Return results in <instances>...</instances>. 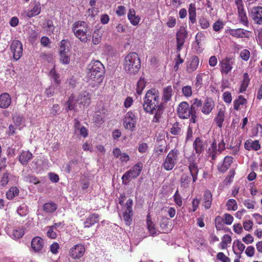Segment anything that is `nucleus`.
<instances>
[{
    "instance_id": "4468645a",
    "label": "nucleus",
    "mask_w": 262,
    "mask_h": 262,
    "mask_svg": "<svg viewBox=\"0 0 262 262\" xmlns=\"http://www.w3.org/2000/svg\"><path fill=\"white\" fill-rule=\"evenodd\" d=\"M250 16L254 23L257 25L262 24V7L256 6L251 10Z\"/></svg>"
},
{
    "instance_id": "393cba45",
    "label": "nucleus",
    "mask_w": 262,
    "mask_h": 262,
    "mask_svg": "<svg viewBox=\"0 0 262 262\" xmlns=\"http://www.w3.org/2000/svg\"><path fill=\"white\" fill-rule=\"evenodd\" d=\"M221 153V152H220L217 148L216 142L214 140L208 149V156L211 158L212 160L214 161Z\"/></svg>"
},
{
    "instance_id": "2f4dec72",
    "label": "nucleus",
    "mask_w": 262,
    "mask_h": 262,
    "mask_svg": "<svg viewBox=\"0 0 262 262\" xmlns=\"http://www.w3.org/2000/svg\"><path fill=\"white\" fill-rule=\"evenodd\" d=\"M189 19L191 24H193L196 23V7L195 5L191 3L189 5L188 8Z\"/></svg>"
},
{
    "instance_id": "a878e982",
    "label": "nucleus",
    "mask_w": 262,
    "mask_h": 262,
    "mask_svg": "<svg viewBox=\"0 0 262 262\" xmlns=\"http://www.w3.org/2000/svg\"><path fill=\"white\" fill-rule=\"evenodd\" d=\"M248 103L247 100L243 95H239L236 99L233 101V108L235 111L241 110L243 106H246Z\"/></svg>"
},
{
    "instance_id": "4be33fe9",
    "label": "nucleus",
    "mask_w": 262,
    "mask_h": 262,
    "mask_svg": "<svg viewBox=\"0 0 262 262\" xmlns=\"http://www.w3.org/2000/svg\"><path fill=\"white\" fill-rule=\"evenodd\" d=\"M191 180H192V179L190 174L183 173L180 179V186L183 190H186L189 188Z\"/></svg>"
},
{
    "instance_id": "20e7f679",
    "label": "nucleus",
    "mask_w": 262,
    "mask_h": 262,
    "mask_svg": "<svg viewBox=\"0 0 262 262\" xmlns=\"http://www.w3.org/2000/svg\"><path fill=\"white\" fill-rule=\"evenodd\" d=\"M202 105V101L199 98H194L192 101L190 106L188 102H181L177 108V114L179 117L182 119H187L190 117V114L194 110H198Z\"/></svg>"
},
{
    "instance_id": "680f3d73",
    "label": "nucleus",
    "mask_w": 262,
    "mask_h": 262,
    "mask_svg": "<svg viewBox=\"0 0 262 262\" xmlns=\"http://www.w3.org/2000/svg\"><path fill=\"white\" fill-rule=\"evenodd\" d=\"M224 221L226 224L231 225L233 221V217L229 213H225L223 216Z\"/></svg>"
},
{
    "instance_id": "13d9d810",
    "label": "nucleus",
    "mask_w": 262,
    "mask_h": 262,
    "mask_svg": "<svg viewBox=\"0 0 262 262\" xmlns=\"http://www.w3.org/2000/svg\"><path fill=\"white\" fill-rule=\"evenodd\" d=\"M199 24L201 28L203 29H206L210 26L209 20L204 17H202L199 19Z\"/></svg>"
},
{
    "instance_id": "69168bd1",
    "label": "nucleus",
    "mask_w": 262,
    "mask_h": 262,
    "mask_svg": "<svg viewBox=\"0 0 262 262\" xmlns=\"http://www.w3.org/2000/svg\"><path fill=\"white\" fill-rule=\"evenodd\" d=\"M235 174V172L234 170H230L229 172L228 176L226 178L225 180V183L227 184L230 183L232 181L233 178H234Z\"/></svg>"
},
{
    "instance_id": "a18cd8bd",
    "label": "nucleus",
    "mask_w": 262,
    "mask_h": 262,
    "mask_svg": "<svg viewBox=\"0 0 262 262\" xmlns=\"http://www.w3.org/2000/svg\"><path fill=\"white\" fill-rule=\"evenodd\" d=\"M239 21L245 26H247L248 25V20L245 11L238 12Z\"/></svg>"
},
{
    "instance_id": "e2e57ef3",
    "label": "nucleus",
    "mask_w": 262,
    "mask_h": 262,
    "mask_svg": "<svg viewBox=\"0 0 262 262\" xmlns=\"http://www.w3.org/2000/svg\"><path fill=\"white\" fill-rule=\"evenodd\" d=\"M216 257L218 259L220 260L222 262H230V259L226 256L224 253L219 252L216 255Z\"/></svg>"
},
{
    "instance_id": "bb28decb",
    "label": "nucleus",
    "mask_w": 262,
    "mask_h": 262,
    "mask_svg": "<svg viewBox=\"0 0 262 262\" xmlns=\"http://www.w3.org/2000/svg\"><path fill=\"white\" fill-rule=\"evenodd\" d=\"M173 95V89L171 85H168L163 90L162 100L165 103L170 101Z\"/></svg>"
},
{
    "instance_id": "79ce46f5",
    "label": "nucleus",
    "mask_w": 262,
    "mask_h": 262,
    "mask_svg": "<svg viewBox=\"0 0 262 262\" xmlns=\"http://www.w3.org/2000/svg\"><path fill=\"white\" fill-rule=\"evenodd\" d=\"M226 206L227 210L235 211L237 209V204L236 201L234 199H230L228 200Z\"/></svg>"
},
{
    "instance_id": "72a5a7b5",
    "label": "nucleus",
    "mask_w": 262,
    "mask_h": 262,
    "mask_svg": "<svg viewBox=\"0 0 262 262\" xmlns=\"http://www.w3.org/2000/svg\"><path fill=\"white\" fill-rule=\"evenodd\" d=\"M127 16L130 23L133 25L137 26L139 24L140 20V17L135 15V11L134 9H129Z\"/></svg>"
},
{
    "instance_id": "ddd939ff",
    "label": "nucleus",
    "mask_w": 262,
    "mask_h": 262,
    "mask_svg": "<svg viewBox=\"0 0 262 262\" xmlns=\"http://www.w3.org/2000/svg\"><path fill=\"white\" fill-rule=\"evenodd\" d=\"M234 63V59L231 57H227L220 62L221 72L222 74H228L232 69V65Z\"/></svg>"
},
{
    "instance_id": "1a4fd4ad",
    "label": "nucleus",
    "mask_w": 262,
    "mask_h": 262,
    "mask_svg": "<svg viewBox=\"0 0 262 262\" xmlns=\"http://www.w3.org/2000/svg\"><path fill=\"white\" fill-rule=\"evenodd\" d=\"M195 155H191L188 158V169L192 177V183H195L198 180L199 168L195 161Z\"/></svg>"
},
{
    "instance_id": "09e8293b",
    "label": "nucleus",
    "mask_w": 262,
    "mask_h": 262,
    "mask_svg": "<svg viewBox=\"0 0 262 262\" xmlns=\"http://www.w3.org/2000/svg\"><path fill=\"white\" fill-rule=\"evenodd\" d=\"M183 95L186 97H189L192 94V88L190 85L184 86L182 89Z\"/></svg>"
},
{
    "instance_id": "7c9ffc66",
    "label": "nucleus",
    "mask_w": 262,
    "mask_h": 262,
    "mask_svg": "<svg viewBox=\"0 0 262 262\" xmlns=\"http://www.w3.org/2000/svg\"><path fill=\"white\" fill-rule=\"evenodd\" d=\"M164 112L163 104L156 107L154 110L155 115L152 119V122L155 123H159L161 119L162 115Z\"/></svg>"
},
{
    "instance_id": "aec40b11",
    "label": "nucleus",
    "mask_w": 262,
    "mask_h": 262,
    "mask_svg": "<svg viewBox=\"0 0 262 262\" xmlns=\"http://www.w3.org/2000/svg\"><path fill=\"white\" fill-rule=\"evenodd\" d=\"M100 215L96 213L90 214L84 222V228H90L99 221Z\"/></svg>"
},
{
    "instance_id": "de8ad7c7",
    "label": "nucleus",
    "mask_w": 262,
    "mask_h": 262,
    "mask_svg": "<svg viewBox=\"0 0 262 262\" xmlns=\"http://www.w3.org/2000/svg\"><path fill=\"white\" fill-rule=\"evenodd\" d=\"M50 76L53 79L54 82L57 84H59L60 83L59 79V75L56 73L55 70V67L51 69L49 72Z\"/></svg>"
},
{
    "instance_id": "603ef678",
    "label": "nucleus",
    "mask_w": 262,
    "mask_h": 262,
    "mask_svg": "<svg viewBox=\"0 0 262 262\" xmlns=\"http://www.w3.org/2000/svg\"><path fill=\"white\" fill-rule=\"evenodd\" d=\"M16 194V187H12L6 193L7 198L9 200L13 199Z\"/></svg>"
},
{
    "instance_id": "774afa93",
    "label": "nucleus",
    "mask_w": 262,
    "mask_h": 262,
    "mask_svg": "<svg viewBox=\"0 0 262 262\" xmlns=\"http://www.w3.org/2000/svg\"><path fill=\"white\" fill-rule=\"evenodd\" d=\"M69 41L68 39H62L60 42L59 53H64L66 52V50L67 47V43H69Z\"/></svg>"
},
{
    "instance_id": "0e129e2a",
    "label": "nucleus",
    "mask_w": 262,
    "mask_h": 262,
    "mask_svg": "<svg viewBox=\"0 0 262 262\" xmlns=\"http://www.w3.org/2000/svg\"><path fill=\"white\" fill-rule=\"evenodd\" d=\"M241 143H238L236 144L235 145H230L228 148L232 150L231 154L235 155L238 153L239 150Z\"/></svg>"
},
{
    "instance_id": "39448f33",
    "label": "nucleus",
    "mask_w": 262,
    "mask_h": 262,
    "mask_svg": "<svg viewBox=\"0 0 262 262\" xmlns=\"http://www.w3.org/2000/svg\"><path fill=\"white\" fill-rule=\"evenodd\" d=\"M124 70L129 74H136L141 68V60L136 52H131L125 57L123 62Z\"/></svg>"
},
{
    "instance_id": "2eb2a0df",
    "label": "nucleus",
    "mask_w": 262,
    "mask_h": 262,
    "mask_svg": "<svg viewBox=\"0 0 262 262\" xmlns=\"http://www.w3.org/2000/svg\"><path fill=\"white\" fill-rule=\"evenodd\" d=\"M201 112L206 115H209L214 107V103L213 100L209 97H206L204 103H202Z\"/></svg>"
},
{
    "instance_id": "f3484780",
    "label": "nucleus",
    "mask_w": 262,
    "mask_h": 262,
    "mask_svg": "<svg viewBox=\"0 0 262 262\" xmlns=\"http://www.w3.org/2000/svg\"><path fill=\"white\" fill-rule=\"evenodd\" d=\"M44 246L43 239L39 236L34 237L31 241V247L36 252H41Z\"/></svg>"
},
{
    "instance_id": "c03bdc74",
    "label": "nucleus",
    "mask_w": 262,
    "mask_h": 262,
    "mask_svg": "<svg viewBox=\"0 0 262 262\" xmlns=\"http://www.w3.org/2000/svg\"><path fill=\"white\" fill-rule=\"evenodd\" d=\"M181 132V128L180 127V123L176 122L172 125V127L170 128V133L174 135H178Z\"/></svg>"
},
{
    "instance_id": "cd10ccee",
    "label": "nucleus",
    "mask_w": 262,
    "mask_h": 262,
    "mask_svg": "<svg viewBox=\"0 0 262 262\" xmlns=\"http://www.w3.org/2000/svg\"><path fill=\"white\" fill-rule=\"evenodd\" d=\"M199 59L196 56L192 57L191 60L189 65L186 67L187 71L188 73H192L195 71L199 66Z\"/></svg>"
},
{
    "instance_id": "3c124183",
    "label": "nucleus",
    "mask_w": 262,
    "mask_h": 262,
    "mask_svg": "<svg viewBox=\"0 0 262 262\" xmlns=\"http://www.w3.org/2000/svg\"><path fill=\"white\" fill-rule=\"evenodd\" d=\"M224 24L220 20L216 21L213 25V30L215 32H219L223 29Z\"/></svg>"
},
{
    "instance_id": "bf43d9fd",
    "label": "nucleus",
    "mask_w": 262,
    "mask_h": 262,
    "mask_svg": "<svg viewBox=\"0 0 262 262\" xmlns=\"http://www.w3.org/2000/svg\"><path fill=\"white\" fill-rule=\"evenodd\" d=\"M259 133L260 135H262V125L257 124L252 129V134L253 136H257L258 133Z\"/></svg>"
},
{
    "instance_id": "5fc2aeb1",
    "label": "nucleus",
    "mask_w": 262,
    "mask_h": 262,
    "mask_svg": "<svg viewBox=\"0 0 262 262\" xmlns=\"http://www.w3.org/2000/svg\"><path fill=\"white\" fill-rule=\"evenodd\" d=\"M223 99L225 103H231L232 100L231 93L228 91L225 92L223 94Z\"/></svg>"
},
{
    "instance_id": "6e6d98bb",
    "label": "nucleus",
    "mask_w": 262,
    "mask_h": 262,
    "mask_svg": "<svg viewBox=\"0 0 262 262\" xmlns=\"http://www.w3.org/2000/svg\"><path fill=\"white\" fill-rule=\"evenodd\" d=\"M250 54V52L248 50L244 49L241 52L240 57L243 60L247 61L249 59Z\"/></svg>"
},
{
    "instance_id": "ea45409f",
    "label": "nucleus",
    "mask_w": 262,
    "mask_h": 262,
    "mask_svg": "<svg viewBox=\"0 0 262 262\" xmlns=\"http://www.w3.org/2000/svg\"><path fill=\"white\" fill-rule=\"evenodd\" d=\"M231 237L228 234L224 235L222 238V242L220 246L222 249H225L227 248L228 245L231 243Z\"/></svg>"
},
{
    "instance_id": "7ed1b4c3",
    "label": "nucleus",
    "mask_w": 262,
    "mask_h": 262,
    "mask_svg": "<svg viewBox=\"0 0 262 262\" xmlns=\"http://www.w3.org/2000/svg\"><path fill=\"white\" fill-rule=\"evenodd\" d=\"M91 102V95L86 91L81 92L77 96L72 94L66 102V105L67 106V111L75 110L76 103L82 106L83 108L87 107L90 105Z\"/></svg>"
},
{
    "instance_id": "c9c22d12",
    "label": "nucleus",
    "mask_w": 262,
    "mask_h": 262,
    "mask_svg": "<svg viewBox=\"0 0 262 262\" xmlns=\"http://www.w3.org/2000/svg\"><path fill=\"white\" fill-rule=\"evenodd\" d=\"M32 154L29 151H23L19 157V161L23 165H26L28 161L32 159Z\"/></svg>"
},
{
    "instance_id": "4d7b16f0",
    "label": "nucleus",
    "mask_w": 262,
    "mask_h": 262,
    "mask_svg": "<svg viewBox=\"0 0 262 262\" xmlns=\"http://www.w3.org/2000/svg\"><path fill=\"white\" fill-rule=\"evenodd\" d=\"M236 246L238 250L240 251V253L241 254L245 249V246L238 239H236L233 242V248L234 249V247Z\"/></svg>"
},
{
    "instance_id": "f704fd0d",
    "label": "nucleus",
    "mask_w": 262,
    "mask_h": 262,
    "mask_svg": "<svg viewBox=\"0 0 262 262\" xmlns=\"http://www.w3.org/2000/svg\"><path fill=\"white\" fill-rule=\"evenodd\" d=\"M250 82V78L247 73L243 74V79L240 86L239 93H243L246 91Z\"/></svg>"
},
{
    "instance_id": "9d476101",
    "label": "nucleus",
    "mask_w": 262,
    "mask_h": 262,
    "mask_svg": "<svg viewBox=\"0 0 262 262\" xmlns=\"http://www.w3.org/2000/svg\"><path fill=\"white\" fill-rule=\"evenodd\" d=\"M136 123V117L134 113L132 111L128 112L123 120V126L125 129L133 131L135 128Z\"/></svg>"
},
{
    "instance_id": "473e14b6",
    "label": "nucleus",
    "mask_w": 262,
    "mask_h": 262,
    "mask_svg": "<svg viewBox=\"0 0 262 262\" xmlns=\"http://www.w3.org/2000/svg\"><path fill=\"white\" fill-rule=\"evenodd\" d=\"M41 11L40 4L39 2H36L34 4L33 8L27 12V15L31 18L38 15Z\"/></svg>"
},
{
    "instance_id": "412c9836",
    "label": "nucleus",
    "mask_w": 262,
    "mask_h": 262,
    "mask_svg": "<svg viewBox=\"0 0 262 262\" xmlns=\"http://www.w3.org/2000/svg\"><path fill=\"white\" fill-rule=\"evenodd\" d=\"M233 158L227 156L224 158L223 163L217 165V169L221 172L226 171L233 162Z\"/></svg>"
},
{
    "instance_id": "338daca9",
    "label": "nucleus",
    "mask_w": 262,
    "mask_h": 262,
    "mask_svg": "<svg viewBox=\"0 0 262 262\" xmlns=\"http://www.w3.org/2000/svg\"><path fill=\"white\" fill-rule=\"evenodd\" d=\"M253 223L251 220H248L244 222L243 227L245 230L249 231L253 227Z\"/></svg>"
},
{
    "instance_id": "9b49d317",
    "label": "nucleus",
    "mask_w": 262,
    "mask_h": 262,
    "mask_svg": "<svg viewBox=\"0 0 262 262\" xmlns=\"http://www.w3.org/2000/svg\"><path fill=\"white\" fill-rule=\"evenodd\" d=\"M85 252L84 246L81 244H78L70 249L69 255L74 259H78L83 256Z\"/></svg>"
},
{
    "instance_id": "58836bf2",
    "label": "nucleus",
    "mask_w": 262,
    "mask_h": 262,
    "mask_svg": "<svg viewBox=\"0 0 262 262\" xmlns=\"http://www.w3.org/2000/svg\"><path fill=\"white\" fill-rule=\"evenodd\" d=\"M102 33L100 29H97L94 31L92 36V42L94 45L99 44L102 38Z\"/></svg>"
},
{
    "instance_id": "8fccbe9b",
    "label": "nucleus",
    "mask_w": 262,
    "mask_h": 262,
    "mask_svg": "<svg viewBox=\"0 0 262 262\" xmlns=\"http://www.w3.org/2000/svg\"><path fill=\"white\" fill-rule=\"evenodd\" d=\"M60 61L63 64H68L70 62V57L66 52L59 53Z\"/></svg>"
},
{
    "instance_id": "f8f14e48",
    "label": "nucleus",
    "mask_w": 262,
    "mask_h": 262,
    "mask_svg": "<svg viewBox=\"0 0 262 262\" xmlns=\"http://www.w3.org/2000/svg\"><path fill=\"white\" fill-rule=\"evenodd\" d=\"M187 32L184 27H180L177 33V52H180L184 45L186 38Z\"/></svg>"
},
{
    "instance_id": "864d4df0",
    "label": "nucleus",
    "mask_w": 262,
    "mask_h": 262,
    "mask_svg": "<svg viewBox=\"0 0 262 262\" xmlns=\"http://www.w3.org/2000/svg\"><path fill=\"white\" fill-rule=\"evenodd\" d=\"M173 199L175 203L179 207H181L182 205L183 202L182 198L179 194L178 190H177L176 192H175L173 195Z\"/></svg>"
},
{
    "instance_id": "4c0bfd02",
    "label": "nucleus",
    "mask_w": 262,
    "mask_h": 262,
    "mask_svg": "<svg viewBox=\"0 0 262 262\" xmlns=\"http://www.w3.org/2000/svg\"><path fill=\"white\" fill-rule=\"evenodd\" d=\"M133 211L125 210L123 212V219L127 226H129L132 222Z\"/></svg>"
},
{
    "instance_id": "5701e85b",
    "label": "nucleus",
    "mask_w": 262,
    "mask_h": 262,
    "mask_svg": "<svg viewBox=\"0 0 262 262\" xmlns=\"http://www.w3.org/2000/svg\"><path fill=\"white\" fill-rule=\"evenodd\" d=\"M209 78V76L207 74L205 73H201L198 74L195 78V86L197 88L200 89L203 86L205 81H207Z\"/></svg>"
},
{
    "instance_id": "c756f323",
    "label": "nucleus",
    "mask_w": 262,
    "mask_h": 262,
    "mask_svg": "<svg viewBox=\"0 0 262 262\" xmlns=\"http://www.w3.org/2000/svg\"><path fill=\"white\" fill-rule=\"evenodd\" d=\"M146 224L147 229L151 235L154 236L157 235L158 230L155 228V224L151 221V218L149 214L147 215Z\"/></svg>"
},
{
    "instance_id": "dca6fc26",
    "label": "nucleus",
    "mask_w": 262,
    "mask_h": 262,
    "mask_svg": "<svg viewBox=\"0 0 262 262\" xmlns=\"http://www.w3.org/2000/svg\"><path fill=\"white\" fill-rule=\"evenodd\" d=\"M226 33L229 34L233 37H235L236 38H243V37H248L249 32L247 30H246L244 29L238 28V29H229L225 31Z\"/></svg>"
},
{
    "instance_id": "a211bd4d",
    "label": "nucleus",
    "mask_w": 262,
    "mask_h": 262,
    "mask_svg": "<svg viewBox=\"0 0 262 262\" xmlns=\"http://www.w3.org/2000/svg\"><path fill=\"white\" fill-rule=\"evenodd\" d=\"M225 113L226 107L223 105L221 108L218 109L217 113L214 119L216 125L220 128H222L223 126V123L225 120Z\"/></svg>"
},
{
    "instance_id": "37998d69",
    "label": "nucleus",
    "mask_w": 262,
    "mask_h": 262,
    "mask_svg": "<svg viewBox=\"0 0 262 262\" xmlns=\"http://www.w3.org/2000/svg\"><path fill=\"white\" fill-rule=\"evenodd\" d=\"M146 82L144 78H141L137 82L136 92L140 95L145 86Z\"/></svg>"
},
{
    "instance_id": "49530a36",
    "label": "nucleus",
    "mask_w": 262,
    "mask_h": 262,
    "mask_svg": "<svg viewBox=\"0 0 262 262\" xmlns=\"http://www.w3.org/2000/svg\"><path fill=\"white\" fill-rule=\"evenodd\" d=\"M200 203V199L194 198L192 201V208L189 209V212H194L198 209Z\"/></svg>"
},
{
    "instance_id": "0eeeda50",
    "label": "nucleus",
    "mask_w": 262,
    "mask_h": 262,
    "mask_svg": "<svg viewBox=\"0 0 262 262\" xmlns=\"http://www.w3.org/2000/svg\"><path fill=\"white\" fill-rule=\"evenodd\" d=\"M179 151L177 149H171L165 157L162 166L167 171L172 170L179 161Z\"/></svg>"
},
{
    "instance_id": "a19ab883",
    "label": "nucleus",
    "mask_w": 262,
    "mask_h": 262,
    "mask_svg": "<svg viewBox=\"0 0 262 262\" xmlns=\"http://www.w3.org/2000/svg\"><path fill=\"white\" fill-rule=\"evenodd\" d=\"M215 228L217 230H221L224 229L225 222L223 218L220 216H217L214 220Z\"/></svg>"
},
{
    "instance_id": "6ab92c4d",
    "label": "nucleus",
    "mask_w": 262,
    "mask_h": 262,
    "mask_svg": "<svg viewBox=\"0 0 262 262\" xmlns=\"http://www.w3.org/2000/svg\"><path fill=\"white\" fill-rule=\"evenodd\" d=\"M213 201L212 194L210 190L206 189L204 192L202 200V205L206 210L209 209L212 205Z\"/></svg>"
},
{
    "instance_id": "f03ea898",
    "label": "nucleus",
    "mask_w": 262,
    "mask_h": 262,
    "mask_svg": "<svg viewBox=\"0 0 262 262\" xmlns=\"http://www.w3.org/2000/svg\"><path fill=\"white\" fill-rule=\"evenodd\" d=\"M163 104L160 101V92L155 88L148 90L143 98V107L144 111L149 114H154V110Z\"/></svg>"
},
{
    "instance_id": "b1692460",
    "label": "nucleus",
    "mask_w": 262,
    "mask_h": 262,
    "mask_svg": "<svg viewBox=\"0 0 262 262\" xmlns=\"http://www.w3.org/2000/svg\"><path fill=\"white\" fill-rule=\"evenodd\" d=\"M193 148L197 154H202L205 149V145L203 140L200 137H197L193 143Z\"/></svg>"
},
{
    "instance_id": "c85d7f7f",
    "label": "nucleus",
    "mask_w": 262,
    "mask_h": 262,
    "mask_svg": "<svg viewBox=\"0 0 262 262\" xmlns=\"http://www.w3.org/2000/svg\"><path fill=\"white\" fill-rule=\"evenodd\" d=\"M11 102V98L8 93H3L0 95V107H8L10 105Z\"/></svg>"
},
{
    "instance_id": "423d86ee",
    "label": "nucleus",
    "mask_w": 262,
    "mask_h": 262,
    "mask_svg": "<svg viewBox=\"0 0 262 262\" xmlns=\"http://www.w3.org/2000/svg\"><path fill=\"white\" fill-rule=\"evenodd\" d=\"M72 30L74 35L84 43L90 40V36L88 34L89 28L88 24L83 21H77L72 26Z\"/></svg>"
},
{
    "instance_id": "052dcab7",
    "label": "nucleus",
    "mask_w": 262,
    "mask_h": 262,
    "mask_svg": "<svg viewBox=\"0 0 262 262\" xmlns=\"http://www.w3.org/2000/svg\"><path fill=\"white\" fill-rule=\"evenodd\" d=\"M243 204L247 209H253L255 207V202L249 199H247L244 201Z\"/></svg>"
},
{
    "instance_id": "e433bc0d",
    "label": "nucleus",
    "mask_w": 262,
    "mask_h": 262,
    "mask_svg": "<svg viewBox=\"0 0 262 262\" xmlns=\"http://www.w3.org/2000/svg\"><path fill=\"white\" fill-rule=\"evenodd\" d=\"M57 209V205L53 202L45 203L43 206V210L46 213H53Z\"/></svg>"
},
{
    "instance_id": "f257e3e1",
    "label": "nucleus",
    "mask_w": 262,
    "mask_h": 262,
    "mask_svg": "<svg viewBox=\"0 0 262 262\" xmlns=\"http://www.w3.org/2000/svg\"><path fill=\"white\" fill-rule=\"evenodd\" d=\"M104 66L99 60H93L88 66V80L92 87L100 84L103 80Z\"/></svg>"
},
{
    "instance_id": "6e6552de",
    "label": "nucleus",
    "mask_w": 262,
    "mask_h": 262,
    "mask_svg": "<svg viewBox=\"0 0 262 262\" xmlns=\"http://www.w3.org/2000/svg\"><path fill=\"white\" fill-rule=\"evenodd\" d=\"M142 169L143 163L141 162H137L123 175L122 177L123 184L127 185L129 180L137 178L140 174Z\"/></svg>"
}]
</instances>
